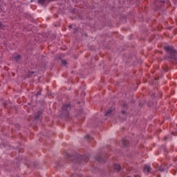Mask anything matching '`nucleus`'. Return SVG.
Returning <instances> with one entry per match:
<instances>
[{
	"instance_id": "1",
	"label": "nucleus",
	"mask_w": 177,
	"mask_h": 177,
	"mask_svg": "<svg viewBox=\"0 0 177 177\" xmlns=\"http://www.w3.org/2000/svg\"><path fill=\"white\" fill-rule=\"evenodd\" d=\"M165 49L169 55H170L171 59H174L176 63H177V58L175 57V53H176V50L174 48V47L170 46H166Z\"/></svg>"
},
{
	"instance_id": "2",
	"label": "nucleus",
	"mask_w": 177,
	"mask_h": 177,
	"mask_svg": "<svg viewBox=\"0 0 177 177\" xmlns=\"http://www.w3.org/2000/svg\"><path fill=\"white\" fill-rule=\"evenodd\" d=\"M71 109V104L70 103H67L64 104L62 107V113L65 117H68V114L70 110Z\"/></svg>"
},
{
	"instance_id": "3",
	"label": "nucleus",
	"mask_w": 177,
	"mask_h": 177,
	"mask_svg": "<svg viewBox=\"0 0 177 177\" xmlns=\"http://www.w3.org/2000/svg\"><path fill=\"white\" fill-rule=\"evenodd\" d=\"M80 158L82 159V161H84L85 162H86V161L89 160V156H88V155L81 156Z\"/></svg>"
},
{
	"instance_id": "4",
	"label": "nucleus",
	"mask_w": 177,
	"mask_h": 177,
	"mask_svg": "<svg viewBox=\"0 0 177 177\" xmlns=\"http://www.w3.org/2000/svg\"><path fill=\"white\" fill-rule=\"evenodd\" d=\"M151 167L149 165H145L144 167V172H150Z\"/></svg>"
},
{
	"instance_id": "5",
	"label": "nucleus",
	"mask_w": 177,
	"mask_h": 177,
	"mask_svg": "<svg viewBox=\"0 0 177 177\" xmlns=\"http://www.w3.org/2000/svg\"><path fill=\"white\" fill-rule=\"evenodd\" d=\"M13 57H14V60L15 62H19V60H20V58L21 57L19 55L15 54V55H14Z\"/></svg>"
},
{
	"instance_id": "6",
	"label": "nucleus",
	"mask_w": 177,
	"mask_h": 177,
	"mask_svg": "<svg viewBox=\"0 0 177 177\" xmlns=\"http://www.w3.org/2000/svg\"><path fill=\"white\" fill-rule=\"evenodd\" d=\"M122 145L124 147H128V140H127L126 139L122 140Z\"/></svg>"
},
{
	"instance_id": "7",
	"label": "nucleus",
	"mask_w": 177,
	"mask_h": 177,
	"mask_svg": "<svg viewBox=\"0 0 177 177\" xmlns=\"http://www.w3.org/2000/svg\"><path fill=\"white\" fill-rule=\"evenodd\" d=\"M113 168L115 171H120L121 169V166H120V165H114Z\"/></svg>"
},
{
	"instance_id": "8",
	"label": "nucleus",
	"mask_w": 177,
	"mask_h": 177,
	"mask_svg": "<svg viewBox=\"0 0 177 177\" xmlns=\"http://www.w3.org/2000/svg\"><path fill=\"white\" fill-rule=\"evenodd\" d=\"M112 110L111 109H110L109 110H108L107 111L105 112V115H110V114H111L112 113Z\"/></svg>"
},
{
	"instance_id": "9",
	"label": "nucleus",
	"mask_w": 177,
	"mask_h": 177,
	"mask_svg": "<svg viewBox=\"0 0 177 177\" xmlns=\"http://www.w3.org/2000/svg\"><path fill=\"white\" fill-rule=\"evenodd\" d=\"M46 2V0H38V3H41V5H44Z\"/></svg>"
},
{
	"instance_id": "10",
	"label": "nucleus",
	"mask_w": 177,
	"mask_h": 177,
	"mask_svg": "<svg viewBox=\"0 0 177 177\" xmlns=\"http://www.w3.org/2000/svg\"><path fill=\"white\" fill-rule=\"evenodd\" d=\"M97 161H99V162H102V161H103V158H102V156L97 158Z\"/></svg>"
},
{
	"instance_id": "11",
	"label": "nucleus",
	"mask_w": 177,
	"mask_h": 177,
	"mask_svg": "<svg viewBox=\"0 0 177 177\" xmlns=\"http://www.w3.org/2000/svg\"><path fill=\"white\" fill-rule=\"evenodd\" d=\"M84 138L86 139V140H89V139H91V136L89 135H86Z\"/></svg>"
},
{
	"instance_id": "12",
	"label": "nucleus",
	"mask_w": 177,
	"mask_h": 177,
	"mask_svg": "<svg viewBox=\"0 0 177 177\" xmlns=\"http://www.w3.org/2000/svg\"><path fill=\"white\" fill-rule=\"evenodd\" d=\"M62 66H66L67 64V62L66 60H62Z\"/></svg>"
},
{
	"instance_id": "13",
	"label": "nucleus",
	"mask_w": 177,
	"mask_h": 177,
	"mask_svg": "<svg viewBox=\"0 0 177 177\" xmlns=\"http://www.w3.org/2000/svg\"><path fill=\"white\" fill-rule=\"evenodd\" d=\"M35 120H38V118H39V115H35Z\"/></svg>"
},
{
	"instance_id": "14",
	"label": "nucleus",
	"mask_w": 177,
	"mask_h": 177,
	"mask_svg": "<svg viewBox=\"0 0 177 177\" xmlns=\"http://www.w3.org/2000/svg\"><path fill=\"white\" fill-rule=\"evenodd\" d=\"M2 23L0 22V28H2Z\"/></svg>"
},
{
	"instance_id": "15",
	"label": "nucleus",
	"mask_w": 177,
	"mask_h": 177,
	"mask_svg": "<svg viewBox=\"0 0 177 177\" xmlns=\"http://www.w3.org/2000/svg\"><path fill=\"white\" fill-rule=\"evenodd\" d=\"M122 114H125V112L124 111H122Z\"/></svg>"
},
{
	"instance_id": "16",
	"label": "nucleus",
	"mask_w": 177,
	"mask_h": 177,
	"mask_svg": "<svg viewBox=\"0 0 177 177\" xmlns=\"http://www.w3.org/2000/svg\"><path fill=\"white\" fill-rule=\"evenodd\" d=\"M37 95H41V93H37Z\"/></svg>"
},
{
	"instance_id": "17",
	"label": "nucleus",
	"mask_w": 177,
	"mask_h": 177,
	"mask_svg": "<svg viewBox=\"0 0 177 177\" xmlns=\"http://www.w3.org/2000/svg\"><path fill=\"white\" fill-rule=\"evenodd\" d=\"M57 167H59V165H57Z\"/></svg>"
}]
</instances>
